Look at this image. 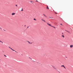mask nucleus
<instances>
[{"label": "nucleus", "mask_w": 73, "mask_h": 73, "mask_svg": "<svg viewBox=\"0 0 73 73\" xmlns=\"http://www.w3.org/2000/svg\"><path fill=\"white\" fill-rule=\"evenodd\" d=\"M47 25H48L49 26H50V27H52V25H51L50 24H49V23H47Z\"/></svg>", "instance_id": "obj_1"}, {"label": "nucleus", "mask_w": 73, "mask_h": 73, "mask_svg": "<svg viewBox=\"0 0 73 73\" xmlns=\"http://www.w3.org/2000/svg\"><path fill=\"white\" fill-rule=\"evenodd\" d=\"M27 42H29V44H32V42H30L29 41H27Z\"/></svg>", "instance_id": "obj_2"}, {"label": "nucleus", "mask_w": 73, "mask_h": 73, "mask_svg": "<svg viewBox=\"0 0 73 73\" xmlns=\"http://www.w3.org/2000/svg\"><path fill=\"white\" fill-rule=\"evenodd\" d=\"M52 66L53 68H54V69H57V68H55V66Z\"/></svg>", "instance_id": "obj_3"}, {"label": "nucleus", "mask_w": 73, "mask_h": 73, "mask_svg": "<svg viewBox=\"0 0 73 73\" xmlns=\"http://www.w3.org/2000/svg\"><path fill=\"white\" fill-rule=\"evenodd\" d=\"M46 9H49V7H48V6H47L46 7Z\"/></svg>", "instance_id": "obj_4"}, {"label": "nucleus", "mask_w": 73, "mask_h": 73, "mask_svg": "<svg viewBox=\"0 0 73 73\" xmlns=\"http://www.w3.org/2000/svg\"><path fill=\"white\" fill-rule=\"evenodd\" d=\"M12 15H15V13H12Z\"/></svg>", "instance_id": "obj_5"}, {"label": "nucleus", "mask_w": 73, "mask_h": 73, "mask_svg": "<svg viewBox=\"0 0 73 73\" xmlns=\"http://www.w3.org/2000/svg\"><path fill=\"white\" fill-rule=\"evenodd\" d=\"M65 31H66V32H68V33H70V32H69V31H67L66 30H65Z\"/></svg>", "instance_id": "obj_6"}, {"label": "nucleus", "mask_w": 73, "mask_h": 73, "mask_svg": "<svg viewBox=\"0 0 73 73\" xmlns=\"http://www.w3.org/2000/svg\"><path fill=\"white\" fill-rule=\"evenodd\" d=\"M73 45H70V48H72L73 47Z\"/></svg>", "instance_id": "obj_7"}, {"label": "nucleus", "mask_w": 73, "mask_h": 73, "mask_svg": "<svg viewBox=\"0 0 73 73\" xmlns=\"http://www.w3.org/2000/svg\"><path fill=\"white\" fill-rule=\"evenodd\" d=\"M51 27H53V28H55V29H56V28L55 27H54V26H52Z\"/></svg>", "instance_id": "obj_8"}, {"label": "nucleus", "mask_w": 73, "mask_h": 73, "mask_svg": "<svg viewBox=\"0 0 73 73\" xmlns=\"http://www.w3.org/2000/svg\"><path fill=\"white\" fill-rule=\"evenodd\" d=\"M0 42H2V44H3V42H2V41H1V40H0Z\"/></svg>", "instance_id": "obj_9"}, {"label": "nucleus", "mask_w": 73, "mask_h": 73, "mask_svg": "<svg viewBox=\"0 0 73 73\" xmlns=\"http://www.w3.org/2000/svg\"><path fill=\"white\" fill-rule=\"evenodd\" d=\"M43 15H44V16H45V17H47L46 16V15H45V14H43Z\"/></svg>", "instance_id": "obj_10"}, {"label": "nucleus", "mask_w": 73, "mask_h": 73, "mask_svg": "<svg viewBox=\"0 0 73 73\" xmlns=\"http://www.w3.org/2000/svg\"><path fill=\"white\" fill-rule=\"evenodd\" d=\"M62 66H63V67H64V65H62L61 67H62Z\"/></svg>", "instance_id": "obj_11"}, {"label": "nucleus", "mask_w": 73, "mask_h": 73, "mask_svg": "<svg viewBox=\"0 0 73 73\" xmlns=\"http://www.w3.org/2000/svg\"><path fill=\"white\" fill-rule=\"evenodd\" d=\"M41 20H42V21H44V20H44V19H41Z\"/></svg>", "instance_id": "obj_12"}, {"label": "nucleus", "mask_w": 73, "mask_h": 73, "mask_svg": "<svg viewBox=\"0 0 73 73\" xmlns=\"http://www.w3.org/2000/svg\"><path fill=\"white\" fill-rule=\"evenodd\" d=\"M21 11H23V9H22V10H21Z\"/></svg>", "instance_id": "obj_13"}, {"label": "nucleus", "mask_w": 73, "mask_h": 73, "mask_svg": "<svg viewBox=\"0 0 73 73\" xmlns=\"http://www.w3.org/2000/svg\"><path fill=\"white\" fill-rule=\"evenodd\" d=\"M49 18H51V19H53V17H49Z\"/></svg>", "instance_id": "obj_14"}, {"label": "nucleus", "mask_w": 73, "mask_h": 73, "mask_svg": "<svg viewBox=\"0 0 73 73\" xmlns=\"http://www.w3.org/2000/svg\"><path fill=\"white\" fill-rule=\"evenodd\" d=\"M62 37H63V38H64V35H62Z\"/></svg>", "instance_id": "obj_15"}, {"label": "nucleus", "mask_w": 73, "mask_h": 73, "mask_svg": "<svg viewBox=\"0 0 73 73\" xmlns=\"http://www.w3.org/2000/svg\"><path fill=\"white\" fill-rule=\"evenodd\" d=\"M57 70V71H58V72H59V73H60V72H59V71H58L57 70Z\"/></svg>", "instance_id": "obj_16"}, {"label": "nucleus", "mask_w": 73, "mask_h": 73, "mask_svg": "<svg viewBox=\"0 0 73 73\" xmlns=\"http://www.w3.org/2000/svg\"><path fill=\"white\" fill-rule=\"evenodd\" d=\"M34 20H36V19H34Z\"/></svg>", "instance_id": "obj_17"}, {"label": "nucleus", "mask_w": 73, "mask_h": 73, "mask_svg": "<svg viewBox=\"0 0 73 73\" xmlns=\"http://www.w3.org/2000/svg\"><path fill=\"white\" fill-rule=\"evenodd\" d=\"M63 67H64V68H65V69H66V68H65V66H64Z\"/></svg>", "instance_id": "obj_18"}, {"label": "nucleus", "mask_w": 73, "mask_h": 73, "mask_svg": "<svg viewBox=\"0 0 73 73\" xmlns=\"http://www.w3.org/2000/svg\"><path fill=\"white\" fill-rule=\"evenodd\" d=\"M15 6H16V7H17V5H15Z\"/></svg>", "instance_id": "obj_19"}, {"label": "nucleus", "mask_w": 73, "mask_h": 73, "mask_svg": "<svg viewBox=\"0 0 73 73\" xmlns=\"http://www.w3.org/2000/svg\"><path fill=\"white\" fill-rule=\"evenodd\" d=\"M12 50H13V51H15V50L13 49Z\"/></svg>", "instance_id": "obj_20"}, {"label": "nucleus", "mask_w": 73, "mask_h": 73, "mask_svg": "<svg viewBox=\"0 0 73 73\" xmlns=\"http://www.w3.org/2000/svg\"><path fill=\"white\" fill-rule=\"evenodd\" d=\"M4 56H5V57H7V56H5V55H4Z\"/></svg>", "instance_id": "obj_21"}, {"label": "nucleus", "mask_w": 73, "mask_h": 73, "mask_svg": "<svg viewBox=\"0 0 73 73\" xmlns=\"http://www.w3.org/2000/svg\"><path fill=\"white\" fill-rule=\"evenodd\" d=\"M30 2H31V3H32V1H30Z\"/></svg>", "instance_id": "obj_22"}, {"label": "nucleus", "mask_w": 73, "mask_h": 73, "mask_svg": "<svg viewBox=\"0 0 73 73\" xmlns=\"http://www.w3.org/2000/svg\"><path fill=\"white\" fill-rule=\"evenodd\" d=\"M55 13L56 14H57V13H56L55 12Z\"/></svg>", "instance_id": "obj_23"}, {"label": "nucleus", "mask_w": 73, "mask_h": 73, "mask_svg": "<svg viewBox=\"0 0 73 73\" xmlns=\"http://www.w3.org/2000/svg\"><path fill=\"white\" fill-rule=\"evenodd\" d=\"M11 49V50H13V49H12V48H10Z\"/></svg>", "instance_id": "obj_24"}, {"label": "nucleus", "mask_w": 73, "mask_h": 73, "mask_svg": "<svg viewBox=\"0 0 73 73\" xmlns=\"http://www.w3.org/2000/svg\"><path fill=\"white\" fill-rule=\"evenodd\" d=\"M43 21H44V22H45V20H43Z\"/></svg>", "instance_id": "obj_25"}, {"label": "nucleus", "mask_w": 73, "mask_h": 73, "mask_svg": "<svg viewBox=\"0 0 73 73\" xmlns=\"http://www.w3.org/2000/svg\"><path fill=\"white\" fill-rule=\"evenodd\" d=\"M60 24L61 25H62V24L60 23Z\"/></svg>", "instance_id": "obj_26"}, {"label": "nucleus", "mask_w": 73, "mask_h": 73, "mask_svg": "<svg viewBox=\"0 0 73 73\" xmlns=\"http://www.w3.org/2000/svg\"><path fill=\"white\" fill-rule=\"evenodd\" d=\"M29 28V27H27V28Z\"/></svg>", "instance_id": "obj_27"}, {"label": "nucleus", "mask_w": 73, "mask_h": 73, "mask_svg": "<svg viewBox=\"0 0 73 73\" xmlns=\"http://www.w3.org/2000/svg\"><path fill=\"white\" fill-rule=\"evenodd\" d=\"M9 48H10L11 49V47H10L9 46Z\"/></svg>", "instance_id": "obj_28"}, {"label": "nucleus", "mask_w": 73, "mask_h": 73, "mask_svg": "<svg viewBox=\"0 0 73 73\" xmlns=\"http://www.w3.org/2000/svg\"><path fill=\"white\" fill-rule=\"evenodd\" d=\"M0 29H1V27H0Z\"/></svg>", "instance_id": "obj_29"}, {"label": "nucleus", "mask_w": 73, "mask_h": 73, "mask_svg": "<svg viewBox=\"0 0 73 73\" xmlns=\"http://www.w3.org/2000/svg\"><path fill=\"white\" fill-rule=\"evenodd\" d=\"M29 58H30V59L31 58L30 57H29Z\"/></svg>", "instance_id": "obj_30"}, {"label": "nucleus", "mask_w": 73, "mask_h": 73, "mask_svg": "<svg viewBox=\"0 0 73 73\" xmlns=\"http://www.w3.org/2000/svg\"><path fill=\"white\" fill-rule=\"evenodd\" d=\"M36 1L37 2H38V1L37 0H36Z\"/></svg>", "instance_id": "obj_31"}, {"label": "nucleus", "mask_w": 73, "mask_h": 73, "mask_svg": "<svg viewBox=\"0 0 73 73\" xmlns=\"http://www.w3.org/2000/svg\"><path fill=\"white\" fill-rule=\"evenodd\" d=\"M15 52H17L15 50Z\"/></svg>", "instance_id": "obj_32"}, {"label": "nucleus", "mask_w": 73, "mask_h": 73, "mask_svg": "<svg viewBox=\"0 0 73 73\" xmlns=\"http://www.w3.org/2000/svg\"><path fill=\"white\" fill-rule=\"evenodd\" d=\"M3 30L4 31H5V30L3 29Z\"/></svg>", "instance_id": "obj_33"}, {"label": "nucleus", "mask_w": 73, "mask_h": 73, "mask_svg": "<svg viewBox=\"0 0 73 73\" xmlns=\"http://www.w3.org/2000/svg\"><path fill=\"white\" fill-rule=\"evenodd\" d=\"M25 27H26V25H25Z\"/></svg>", "instance_id": "obj_34"}, {"label": "nucleus", "mask_w": 73, "mask_h": 73, "mask_svg": "<svg viewBox=\"0 0 73 73\" xmlns=\"http://www.w3.org/2000/svg\"><path fill=\"white\" fill-rule=\"evenodd\" d=\"M33 61H34V62H35V61H34L33 60Z\"/></svg>", "instance_id": "obj_35"}, {"label": "nucleus", "mask_w": 73, "mask_h": 73, "mask_svg": "<svg viewBox=\"0 0 73 73\" xmlns=\"http://www.w3.org/2000/svg\"><path fill=\"white\" fill-rule=\"evenodd\" d=\"M30 59H31V60H32V59L31 58Z\"/></svg>", "instance_id": "obj_36"}, {"label": "nucleus", "mask_w": 73, "mask_h": 73, "mask_svg": "<svg viewBox=\"0 0 73 73\" xmlns=\"http://www.w3.org/2000/svg\"><path fill=\"white\" fill-rule=\"evenodd\" d=\"M3 52H4L3 51Z\"/></svg>", "instance_id": "obj_37"}, {"label": "nucleus", "mask_w": 73, "mask_h": 73, "mask_svg": "<svg viewBox=\"0 0 73 73\" xmlns=\"http://www.w3.org/2000/svg\"><path fill=\"white\" fill-rule=\"evenodd\" d=\"M66 58H67V57H66Z\"/></svg>", "instance_id": "obj_38"}, {"label": "nucleus", "mask_w": 73, "mask_h": 73, "mask_svg": "<svg viewBox=\"0 0 73 73\" xmlns=\"http://www.w3.org/2000/svg\"><path fill=\"white\" fill-rule=\"evenodd\" d=\"M37 63L38 64V62H37Z\"/></svg>", "instance_id": "obj_39"}, {"label": "nucleus", "mask_w": 73, "mask_h": 73, "mask_svg": "<svg viewBox=\"0 0 73 73\" xmlns=\"http://www.w3.org/2000/svg\"><path fill=\"white\" fill-rule=\"evenodd\" d=\"M62 34H63V33H62Z\"/></svg>", "instance_id": "obj_40"}, {"label": "nucleus", "mask_w": 73, "mask_h": 73, "mask_svg": "<svg viewBox=\"0 0 73 73\" xmlns=\"http://www.w3.org/2000/svg\"><path fill=\"white\" fill-rule=\"evenodd\" d=\"M17 53H18V52H17Z\"/></svg>", "instance_id": "obj_41"}, {"label": "nucleus", "mask_w": 73, "mask_h": 73, "mask_svg": "<svg viewBox=\"0 0 73 73\" xmlns=\"http://www.w3.org/2000/svg\"><path fill=\"white\" fill-rule=\"evenodd\" d=\"M1 67L0 66V68Z\"/></svg>", "instance_id": "obj_42"}, {"label": "nucleus", "mask_w": 73, "mask_h": 73, "mask_svg": "<svg viewBox=\"0 0 73 73\" xmlns=\"http://www.w3.org/2000/svg\"><path fill=\"white\" fill-rule=\"evenodd\" d=\"M0 60H1L0 59Z\"/></svg>", "instance_id": "obj_43"}]
</instances>
